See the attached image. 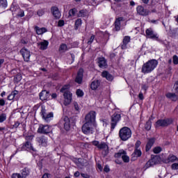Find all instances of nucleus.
Segmentation results:
<instances>
[{
    "label": "nucleus",
    "instance_id": "nucleus-1",
    "mask_svg": "<svg viewBox=\"0 0 178 178\" xmlns=\"http://www.w3.org/2000/svg\"><path fill=\"white\" fill-rule=\"evenodd\" d=\"M95 111H90L86 115V122L82 126V131L84 134H92V126L95 124Z\"/></svg>",
    "mask_w": 178,
    "mask_h": 178
},
{
    "label": "nucleus",
    "instance_id": "nucleus-2",
    "mask_svg": "<svg viewBox=\"0 0 178 178\" xmlns=\"http://www.w3.org/2000/svg\"><path fill=\"white\" fill-rule=\"evenodd\" d=\"M156 66H158V61L156 60H150L142 66V73L145 74L151 73Z\"/></svg>",
    "mask_w": 178,
    "mask_h": 178
},
{
    "label": "nucleus",
    "instance_id": "nucleus-3",
    "mask_svg": "<svg viewBox=\"0 0 178 178\" xmlns=\"http://www.w3.org/2000/svg\"><path fill=\"white\" fill-rule=\"evenodd\" d=\"M119 137L122 141H127L131 138V129L127 127L121 128L119 131Z\"/></svg>",
    "mask_w": 178,
    "mask_h": 178
},
{
    "label": "nucleus",
    "instance_id": "nucleus-4",
    "mask_svg": "<svg viewBox=\"0 0 178 178\" xmlns=\"http://www.w3.org/2000/svg\"><path fill=\"white\" fill-rule=\"evenodd\" d=\"M60 92H64V105H70V102H72V94L70 93V91L67 90V86H63L60 89Z\"/></svg>",
    "mask_w": 178,
    "mask_h": 178
},
{
    "label": "nucleus",
    "instance_id": "nucleus-5",
    "mask_svg": "<svg viewBox=\"0 0 178 178\" xmlns=\"http://www.w3.org/2000/svg\"><path fill=\"white\" fill-rule=\"evenodd\" d=\"M172 123L173 120L172 118L160 119L156 122L155 127H168V126H170Z\"/></svg>",
    "mask_w": 178,
    "mask_h": 178
},
{
    "label": "nucleus",
    "instance_id": "nucleus-6",
    "mask_svg": "<svg viewBox=\"0 0 178 178\" xmlns=\"http://www.w3.org/2000/svg\"><path fill=\"white\" fill-rule=\"evenodd\" d=\"M120 119H122V115L120 114L115 113L111 115V130H114L116 126H118V123L120 122Z\"/></svg>",
    "mask_w": 178,
    "mask_h": 178
},
{
    "label": "nucleus",
    "instance_id": "nucleus-7",
    "mask_svg": "<svg viewBox=\"0 0 178 178\" xmlns=\"http://www.w3.org/2000/svg\"><path fill=\"white\" fill-rule=\"evenodd\" d=\"M52 132V128L48 125L40 124L38 129V133L40 134H49Z\"/></svg>",
    "mask_w": 178,
    "mask_h": 178
},
{
    "label": "nucleus",
    "instance_id": "nucleus-8",
    "mask_svg": "<svg viewBox=\"0 0 178 178\" xmlns=\"http://www.w3.org/2000/svg\"><path fill=\"white\" fill-rule=\"evenodd\" d=\"M40 115L42 117V119H44V120L47 122H50L51 118H54V113H47V110H45V108L44 107H42Z\"/></svg>",
    "mask_w": 178,
    "mask_h": 178
},
{
    "label": "nucleus",
    "instance_id": "nucleus-9",
    "mask_svg": "<svg viewBox=\"0 0 178 178\" xmlns=\"http://www.w3.org/2000/svg\"><path fill=\"white\" fill-rule=\"evenodd\" d=\"M62 122H63L65 130H66V131H69V130H70V120L69 118L65 117L63 121L62 120L59 121L58 126L60 128L62 127Z\"/></svg>",
    "mask_w": 178,
    "mask_h": 178
},
{
    "label": "nucleus",
    "instance_id": "nucleus-10",
    "mask_svg": "<svg viewBox=\"0 0 178 178\" xmlns=\"http://www.w3.org/2000/svg\"><path fill=\"white\" fill-rule=\"evenodd\" d=\"M36 141L40 147H47L48 145V139L45 136H41L36 138Z\"/></svg>",
    "mask_w": 178,
    "mask_h": 178
},
{
    "label": "nucleus",
    "instance_id": "nucleus-11",
    "mask_svg": "<svg viewBox=\"0 0 178 178\" xmlns=\"http://www.w3.org/2000/svg\"><path fill=\"white\" fill-rule=\"evenodd\" d=\"M19 52L22 55L25 62L30 61V56H31V54H30V51L26 48H22Z\"/></svg>",
    "mask_w": 178,
    "mask_h": 178
},
{
    "label": "nucleus",
    "instance_id": "nucleus-12",
    "mask_svg": "<svg viewBox=\"0 0 178 178\" xmlns=\"http://www.w3.org/2000/svg\"><path fill=\"white\" fill-rule=\"evenodd\" d=\"M137 13L140 15V16H148L149 15L150 12L149 10L145 9L144 7L141 6H138L136 8Z\"/></svg>",
    "mask_w": 178,
    "mask_h": 178
},
{
    "label": "nucleus",
    "instance_id": "nucleus-13",
    "mask_svg": "<svg viewBox=\"0 0 178 178\" xmlns=\"http://www.w3.org/2000/svg\"><path fill=\"white\" fill-rule=\"evenodd\" d=\"M83 73H84V70L82 68L79 69L75 79V81L76 83H78V84H81L83 82Z\"/></svg>",
    "mask_w": 178,
    "mask_h": 178
},
{
    "label": "nucleus",
    "instance_id": "nucleus-14",
    "mask_svg": "<svg viewBox=\"0 0 178 178\" xmlns=\"http://www.w3.org/2000/svg\"><path fill=\"white\" fill-rule=\"evenodd\" d=\"M175 161H178V158L173 154H170L167 159H163V162L164 163H170L175 162Z\"/></svg>",
    "mask_w": 178,
    "mask_h": 178
},
{
    "label": "nucleus",
    "instance_id": "nucleus-15",
    "mask_svg": "<svg viewBox=\"0 0 178 178\" xmlns=\"http://www.w3.org/2000/svg\"><path fill=\"white\" fill-rule=\"evenodd\" d=\"M122 22H124V18L122 17H120L115 19V31H120V24H122Z\"/></svg>",
    "mask_w": 178,
    "mask_h": 178
},
{
    "label": "nucleus",
    "instance_id": "nucleus-16",
    "mask_svg": "<svg viewBox=\"0 0 178 178\" xmlns=\"http://www.w3.org/2000/svg\"><path fill=\"white\" fill-rule=\"evenodd\" d=\"M146 35L147 37H149V38H152V40L158 39V35L154 33V31L151 28L146 30Z\"/></svg>",
    "mask_w": 178,
    "mask_h": 178
},
{
    "label": "nucleus",
    "instance_id": "nucleus-17",
    "mask_svg": "<svg viewBox=\"0 0 178 178\" xmlns=\"http://www.w3.org/2000/svg\"><path fill=\"white\" fill-rule=\"evenodd\" d=\"M49 44V42L48 40H43L42 42H38V47L39 49H41L42 51H45V49L48 48Z\"/></svg>",
    "mask_w": 178,
    "mask_h": 178
},
{
    "label": "nucleus",
    "instance_id": "nucleus-18",
    "mask_svg": "<svg viewBox=\"0 0 178 178\" xmlns=\"http://www.w3.org/2000/svg\"><path fill=\"white\" fill-rule=\"evenodd\" d=\"M143 155L141 150L136 149L131 155V161H137V158H140Z\"/></svg>",
    "mask_w": 178,
    "mask_h": 178
},
{
    "label": "nucleus",
    "instance_id": "nucleus-19",
    "mask_svg": "<svg viewBox=\"0 0 178 178\" xmlns=\"http://www.w3.org/2000/svg\"><path fill=\"white\" fill-rule=\"evenodd\" d=\"M50 95H51L49 94V92L47 90H42L40 93V99H41V101H47V99L49 98Z\"/></svg>",
    "mask_w": 178,
    "mask_h": 178
},
{
    "label": "nucleus",
    "instance_id": "nucleus-20",
    "mask_svg": "<svg viewBox=\"0 0 178 178\" xmlns=\"http://www.w3.org/2000/svg\"><path fill=\"white\" fill-rule=\"evenodd\" d=\"M51 12H52L53 16L56 19H60V16H61L60 11H59V8H58V7H52Z\"/></svg>",
    "mask_w": 178,
    "mask_h": 178
},
{
    "label": "nucleus",
    "instance_id": "nucleus-21",
    "mask_svg": "<svg viewBox=\"0 0 178 178\" xmlns=\"http://www.w3.org/2000/svg\"><path fill=\"white\" fill-rule=\"evenodd\" d=\"M154 144H155V138H152L149 139V140L146 145V152H148V151H149V149H151V148H152V145H154Z\"/></svg>",
    "mask_w": 178,
    "mask_h": 178
},
{
    "label": "nucleus",
    "instance_id": "nucleus-22",
    "mask_svg": "<svg viewBox=\"0 0 178 178\" xmlns=\"http://www.w3.org/2000/svg\"><path fill=\"white\" fill-rule=\"evenodd\" d=\"M165 97L167 98H168V99H170L171 101H177L178 99V97L177 95H176V93H172V92H168L165 95Z\"/></svg>",
    "mask_w": 178,
    "mask_h": 178
},
{
    "label": "nucleus",
    "instance_id": "nucleus-23",
    "mask_svg": "<svg viewBox=\"0 0 178 178\" xmlns=\"http://www.w3.org/2000/svg\"><path fill=\"white\" fill-rule=\"evenodd\" d=\"M98 64L99 67L101 68L106 67V59H105L104 57L99 58Z\"/></svg>",
    "mask_w": 178,
    "mask_h": 178
},
{
    "label": "nucleus",
    "instance_id": "nucleus-24",
    "mask_svg": "<svg viewBox=\"0 0 178 178\" xmlns=\"http://www.w3.org/2000/svg\"><path fill=\"white\" fill-rule=\"evenodd\" d=\"M102 77L106 79V80H108V81H112V80H113V76H112V74H109V72H108L107 71H104L102 73Z\"/></svg>",
    "mask_w": 178,
    "mask_h": 178
},
{
    "label": "nucleus",
    "instance_id": "nucleus-25",
    "mask_svg": "<svg viewBox=\"0 0 178 178\" xmlns=\"http://www.w3.org/2000/svg\"><path fill=\"white\" fill-rule=\"evenodd\" d=\"M35 31H36V34L38 35H41L44 34V33H47V30L46 28H40L38 26L35 27Z\"/></svg>",
    "mask_w": 178,
    "mask_h": 178
},
{
    "label": "nucleus",
    "instance_id": "nucleus-26",
    "mask_svg": "<svg viewBox=\"0 0 178 178\" xmlns=\"http://www.w3.org/2000/svg\"><path fill=\"white\" fill-rule=\"evenodd\" d=\"M150 161H152V163H153V166L154 165H158V163H161V157L159 156H154L152 157Z\"/></svg>",
    "mask_w": 178,
    "mask_h": 178
},
{
    "label": "nucleus",
    "instance_id": "nucleus-27",
    "mask_svg": "<svg viewBox=\"0 0 178 178\" xmlns=\"http://www.w3.org/2000/svg\"><path fill=\"white\" fill-rule=\"evenodd\" d=\"M22 149H29V150L34 151V148H33V145L29 141L26 142V143L23 145Z\"/></svg>",
    "mask_w": 178,
    "mask_h": 178
},
{
    "label": "nucleus",
    "instance_id": "nucleus-28",
    "mask_svg": "<svg viewBox=\"0 0 178 178\" xmlns=\"http://www.w3.org/2000/svg\"><path fill=\"white\" fill-rule=\"evenodd\" d=\"M29 175H30V169H29V168H24L22 170V178H26L27 177V176H29Z\"/></svg>",
    "mask_w": 178,
    "mask_h": 178
},
{
    "label": "nucleus",
    "instance_id": "nucleus-29",
    "mask_svg": "<svg viewBox=\"0 0 178 178\" xmlns=\"http://www.w3.org/2000/svg\"><path fill=\"white\" fill-rule=\"evenodd\" d=\"M99 81H93L90 84L91 90H97L99 87Z\"/></svg>",
    "mask_w": 178,
    "mask_h": 178
},
{
    "label": "nucleus",
    "instance_id": "nucleus-30",
    "mask_svg": "<svg viewBox=\"0 0 178 178\" xmlns=\"http://www.w3.org/2000/svg\"><path fill=\"white\" fill-rule=\"evenodd\" d=\"M122 42H123V44L122 45V49H124V48H126V46L127 45V44H129L130 42V37L125 36L123 39Z\"/></svg>",
    "mask_w": 178,
    "mask_h": 178
},
{
    "label": "nucleus",
    "instance_id": "nucleus-31",
    "mask_svg": "<svg viewBox=\"0 0 178 178\" xmlns=\"http://www.w3.org/2000/svg\"><path fill=\"white\" fill-rule=\"evenodd\" d=\"M59 51L61 54L66 52V51H69V48H67V45L66 44H61L59 47Z\"/></svg>",
    "mask_w": 178,
    "mask_h": 178
},
{
    "label": "nucleus",
    "instance_id": "nucleus-32",
    "mask_svg": "<svg viewBox=\"0 0 178 178\" xmlns=\"http://www.w3.org/2000/svg\"><path fill=\"white\" fill-rule=\"evenodd\" d=\"M127 154L126 151L120 149L118 152L115 153L114 156L115 158H120V156H123V155H126Z\"/></svg>",
    "mask_w": 178,
    "mask_h": 178
},
{
    "label": "nucleus",
    "instance_id": "nucleus-33",
    "mask_svg": "<svg viewBox=\"0 0 178 178\" xmlns=\"http://www.w3.org/2000/svg\"><path fill=\"white\" fill-rule=\"evenodd\" d=\"M88 15L87 10H81L77 14L78 17H86Z\"/></svg>",
    "mask_w": 178,
    "mask_h": 178
},
{
    "label": "nucleus",
    "instance_id": "nucleus-34",
    "mask_svg": "<svg viewBox=\"0 0 178 178\" xmlns=\"http://www.w3.org/2000/svg\"><path fill=\"white\" fill-rule=\"evenodd\" d=\"M99 149H108V145L105 143H101L99 144L98 147Z\"/></svg>",
    "mask_w": 178,
    "mask_h": 178
},
{
    "label": "nucleus",
    "instance_id": "nucleus-35",
    "mask_svg": "<svg viewBox=\"0 0 178 178\" xmlns=\"http://www.w3.org/2000/svg\"><path fill=\"white\" fill-rule=\"evenodd\" d=\"M122 159L124 162H125V163H129V162H130V158L126 154H123L122 156Z\"/></svg>",
    "mask_w": 178,
    "mask_h": 178
},
{
    "label": "nucleus",
    "instance_id": "nucleus-36",
    "mask_svg": "<svg viewBox=\"0 0 178 178\" xmlns=\"http://www.w3.org/2000/svg\"><path fill=\"white\" fill-rule=\"evenodd\" d=\"M81 19H78L75 21V29L77 30V29H79V27H80V26H81Z\"/></svg>",
    "mask_w": 178,
    "mask_h": 178
},
{
    "label": "nucleus",
    "instance_id": "nucleus-37",
    "mask_svg": "<svg viewBox=\"0 0 178 178\" xmlns=\"http://www.w3.org/2000/svg\"><path fill=\"white\" fill-rule=\"evenodd\" d=\"M6 120V113L0 114V123H3Z\"/></svg>",
    "mask_w": 178,
    "mask_h": 178
},
{
    "label": "nucleus",
    "instance_id": "nucleus-38",
    "mask_svg": "<svg viewBox=\"0 0 178 178\" xmlns=\"http://www.w3.org/2000/svg\"><path fill=\"white\" fill-rule=\"evenodd\" d=\"M153 152L154 154H159L161 152H162V147H156L153 149Z\"/></svg>",
    "mask_w": 178,
    "mask_h": 178
},
{
    "label": "nucleus",
    "instance_id": "nucleus-39",
    "mask_svg": "<svg viewBox=\"0 0 178 178\" xmlns=\"http://www.w3.org/2000/svg\"><path fill=\"white\" fill-rule=\"evenodd\" d=\"M152 166H154V164L152 163V161H151L150 159L145 163L144 168L145 169H148V168H151Z\"/></svg>",
    "mask_w": 178,
    "mask_h": 178
},
{
    "label": "nucleus",
    "instance_id": "nucleus-40",
    "mask_svg": "<svg viewBox=\"0 0 178 178\" xmlns=\"http://www.w3.org/2000/svg\"><path fill=\"white\" fill-rule=\"evenodd\" d=\"M76 13H77V9L72 8L69 11V16H75Z\"/></svg>",
    "mask_w": 178,
    "mask_h": 178
},
{
    "label": "nucleus",
    "instance_id": "nucleus-41",
    "mask_svg": "<svg viewBox=\"0 0 178 178\" xmlns=\"http://www.w3.org/2000/svg\"><path fill=\"white\" fill-rule=\"evenodd\" d=\"M145 130L149 131L151 130V121H147L146 124H145Z\"/></svg>",
    "mask_w": 178,
    "mask_h": 178
},
{
    "label": "nucleus",
    "instance_id": "nucleus-42",
    "mask_svg": "<svg viewBox=\"0 0 178 178\" xmlns=\"http://www.w3.org/2000/svg\"><path fill=\"white\" fill-rule=\"evenodd\" d=\"M0 6L2 8H6L8 6V1L6 0H0Z\"/></svg>",
    "mask_w": 178,
    "mask_h": 178
},
{
    "label": "nucleus",
    "instance_id": "nucleus-43",
    "mask_svg": "<svg viewBox=\"0 0 178 178\" xmlns=\"http://www.w3.org/2000/svg\"><path fill=\"white\" fill-rule=\"evenodd\" d=\"M76 95L77 97H83L84 95V92L81 89L76 90Z\"/></svg>",
    "mask_w": 178,
    "mask_h": 178
},
{
    "label": "nucleus",
    "instance_id": "nucleus-44",
    "mask_svg": "<svg viewBox=\"0 0 178 178\" xmlns=\"http://www.w3.org/2000/svg\"><path fill=\"white\" fill-rule=\"evenodd\" d=\"M70 120L72 124H76V122H77V116L70 118Z\"/></svg>",
    "mask_w": 178,
    "mask_h": 178
},
{
    "label": "nucleus",
    "instance_id": "nucleus-45",
    "mask_svg": "<svg viewBox=\"0 0 178 178\" xmlns=\"http://www.w3.org/2000/svg\"><path fill=\"white\" fill-rule=\"evenodd\" d=\"M171 168H172V170H178V163H172L171 165Z\"/></svg>",
    "mask_w": 178,
    "mask_h": 178
},
{
    "label": "nucleus",
    "instance_id": "nucleus-46",
    "mask_svg": "<svg viewBox=\"0 0 178 178\" xmlns=\"http://www.w3.org/2000/svg\"><path fill=\"white\" fill-rule=\"evenodd\" d=\"M94 38H95V35H92L90 37V38L89 39V40L88 41V45H91V44H92V42H94Z\"/></svg>",
    "mask_w": 178,
    "mask_h": 178
},
{
    "label": "nucleus",
    "instance_id": "nucleus-47",
    "mask_svg": "<svg viewBox=\"0 0 178 178\" xmlns=\"http://www.w3.org/2000/svg\"><path fill=\"white\" fill-rule=\"evenodd\" d=\"M173 63L174 65H178V56L176 55L173 56Z\"/></svg>",
    "mask_w": 178,
    "mask_h": 178
},
{
    "label": "nucleus",
    "instance_id": "nucleus-48",
    "mask_svg": "<svg viewBox=\"0 0 178 178\" xmlns=\"http://www.w3.org/2000/svg\"><path fill=\"white\" fill-rule=\"evenodd\" d=\"M38 16H43V15L45 13V11L44 10H38Z\"/></svg>",
    "mask_w": 178,
    "mask_h": 178
},
{
    "label": "nucleus",
    "instance_id": "nucleus-49",
    "mask_svg": "<svg viewBox=\"0 0 178 178\" xmlns=\"http://www.w3.org/2000/svg\"><path fill=\"white\" fill-rule=\"evenodd\" d=\"M58 27H63V26H65V21L60 19L58 21Z\"/></svg>",
    "mask_w": 178,
    "mask_h": 178
},
{
    "label": "nucleus",
    "instance_id": "nucleus-50",
    "mask_svg": "<svg viewBox=\"0 0 178 178\" xmlns=\"http://www.w3.org/2000/svg\"><path fill=\"white\" fill-rule=\"evenodd\" d=\"M12 178H23L20 174L15 173L13 174Z\"/></svg>",
    "mask_w": 178,
    "mask_h": 178
},
{
    "label": "nucleus",
    "instance_id": "nucleus-51",
    "mask_svg": "<svg viewBox=\"0 0 178 178\" xmlns=\"http://www.w3.org/2000/svg\"><path fill=\"white\" fill-rule=\"evenodd\" d=\"M174 90L176 92H178V81H177L174 85Z\"/></svg>",
    "mask_w": 178,
    "mask_h": 178
},
{
    "label": "nucleus",
    "instance_id": "nucleus-52",
    "mask_svg": "<svg viewBox=\"0 0 178 178\" xmlns=\"http://www.w3.org/2000/svg\"><path fill=\"white\" fill-rule=\"evenodd\" d=\"M111 169L109 168V166L105 165L104 168V172H106V173H108V172H110Z\"/></svg>",
    "mask_w": 178,
    "mask_h": 178
},
{
    "label": "nucleus",
    "instance_id": "nucleus-53",
    "mask_svg": "<svg viewBox=\"0 0 178 178\" xmlns=\"http://www.w3.org/2000/svg\"><path fill=\"white\" fill-rule=\"evenodd\" d=\"M92 144L93 145H95V147H97V148H98V146L99 145V142L97 140H94L92 142Z\"/></svg>",
    "mask_w": 178,
    "mask_h": 178
},
{
    "label": "nucleus",
    "instance_id": "nucleus-54",
    "mask_svg": "<svg viewBox=\"0 0 178 178\" xmlns=\"http://www.w3.org/2000/svg\"><path fill=\"white\" fill-rule=\"evenodd\" d=\"M8 101H12V100L15 99L14 95H12V93H10V95L8 96Z\"/></svg>",
    "mask_w": 178,
    "mask_h": 178
},
{
    "label": "nucleus",
    "instance_id": "nucleus-55",
    "mask_svg": "<svg viewBox=\"0 0 178 178\" xmlns=\"http://www.w3.org/2000/svg\"><path fill=\"white\" fill-rule=\"evenodd\" d=\"M18 16H19V17H24V11L21 10L19 11V14H18Z\"/></svg>",
    "mask_w": 178,
    "mask_h": 178
},
{
    "label": "nucleus",
    "instance_id": "nucleus-56",
    "mask_svg": "<svg viewBox=\"0 0 178 178\" xmlns=\"http://www.w3.org/2000/svg\"><path fill=\"white\" fill-rule=\"evenodd\" d=\"M81 176L83 178H90V175L86 173H81Z\"/></svg>",
    "mask_w": 178,
    "mask_h": 178
},
{
    "label": "nucleus",
    "instance_id": "nucleus-57",
    "mask_svg": "<svg viewBox=\"0 0 178 178\" xmlns=\"http://www.w3.org/2000/svg\"><path fill=\"white\" fill-rule=\"evenodd\" d=\"M74 106L76 111H80V108L79 107V104L77 103H74Z\"/></svg>",
    "mask_w": 178,
    "mask_h": 178
},
{
    "label": "nucleus",
    "instance_id": "nucleus-58",
    "mask_svg": "<svg viewBox=\"0 0 178 178\" xmlns=\"http://www.w3.org/2000/svg\"><path fill=\"white\" fill-rule=\"evenodd\" d=\"M140 145H141V142L140 140H137V142L136 143V149H138V147H140Z\"/></svg>",
    "mask_w": 178,
    "mask_h": 178
},
{
    "label": "nucleus",
    "instance_id": "nucleus-59",
    "mask_svg": "<svg viewBox=\"0 0 178 178\" xmlns=\"http://www.w3.org/2000/svg\"><path fill=\"white\" fill-rule=\"evenodd\" d=\"M19 125L20 123H19V122H15V124L13 125V127H15V129H17V127H19Z\"/></svg>",
    "mask_w": 178,
    "mask_h": 178
},
{
    "label": "nucleus",
    "instance_id": "nucleus-60",
    "mask_svg": "<svg viewBox=\"0 0 178 178\" xmlns=\"http://www.w3.org/2000/svg\"><path fill=\"white\" fill-rule=\"evenodd\" d=\"M5 106V100L3 99H0V106Z\"/></svg>",
    "mask_w": 178,
    "mask_h": 178
},
{
    "label": "nucleus",
    "instance_id": "nucleus-61",
    "mask_svg": "<svg viewBox=\"0 0 178 178\" xmlns=\"http://www.w3.org/2000/svg\"><path fill=\"white\" fill-rule=\"evenodd\" d=\"M17 94H19V91L17 90H14L13 92H11V95H13L14 97H16Z\"/></svg>",
    "mask_w": 178,
    "mask_h": 178
},
{
    "label": "nucleus",
    "instance_id": "nucleus-62",
    "mask_svg": "<svg viewBox=\"0 0 178 178\" xmlns=\"http://www.w3.org/2000/svg\"><path fill=\"white\" fill-rule=\"evenodd\" d=\"M138 98L141 100L144 99V95H143V92H140L138 95Z\"/></svg>",
    "mask_w": 178,
    "mask_h": 178
},
{
    "label": "nucleus",
    "instance_id": "nucleus-63",
    "mask_svg": "<svg viewBox=\"0 0 178 178\" xmlns=\"http://www.w3.org/2000/svg\"><path fill=\"white\" fill-rule=\"evenodd\" d=\"M142 90L147 91V90H148V86H147V85H142Z\"/></svg>",
    "mask_w": 178,
    "mask_h": 178
},
{
    "label": "nucleus",
    "instance_id": "nucleus-64",
    "mask_svg": "<svg viewBox=\"0 0 178 178\" xmlns=\"http://www.w3.org/2000/svg\"><path fill=\"white\" fill-rule=\"evenodd\" d=\"M29 42V41H27V40H24V39H22L21 40V44H27Z\"/></svg>",
    "mask_w": 178,
    "mask_h": 178
}]
</instances>
